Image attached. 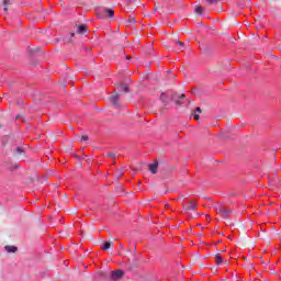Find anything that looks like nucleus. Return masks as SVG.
Masks as SVG:
<instances>
[{"mask_svg":"<svg viewBox=\"0 0 281 281\" xmlns=\"http://www.w3.org/2000/svg\"><path fill=\"white\" fill-rule=\"evenodd\" d=\"M215 212H217L222 218H229V216H232V209H227V206L222 203L215 205Z\"/></svg>","mask_w":281,"mask_h":281,"instance_id":"f257e3e1","label":"nucleus"},{"mask_svg":"<svg viewBox=\"0 0 281 281\" xmlns=\"http://www.w3.org/2000/svg\"><path fill=\"white\" fill-rule=\"evenodd\" d=\"M177 94H172L171 92H162L160 94V100L165 104V106L170 102V100H176Z\"/></svg>","mask_w":281,"mask_h":281,"instance_id":"f03ea898","label":"nucleus"},{"mask_svg":"<svg viewBox=\"0 0 281 281\" xmlns=\"http://www.w3.org/2000/svg\"><path fill=\"white\" fill-rule=\"evenodd\" d=\"M124 278V272L122 270H114L110 272V280L117 281Z\"/></svg>","mask_w":281,"mask_h":281,"instance_id":"7ed1b4c3","label":"nucleus"},{"mask_svg":"<svg viewBox=\"0 0 281 281\" xmlns=\"http://www.w3.org/2000/svg\"><path fill=\"white\" fill-rule=\"evenodd\" d=\"M109 100H110V102L113 106H115L116 109H120V106H121V104H120V93L116 92V93L110 95Z\"/></svg>","mask_w":281,"mask_h":281,"instance_id":"20e7f679","label":"nucleus"},{"mask_svg":"<svg viewBox=\"0 0 281 281\" xmlns=\"http://www.w3.org/2000/svg\"><path fill=\"white\" fill-rule=\"evenodd\" d=\"M98 14H100V12H104L105 14H108V16H110V19H112V16H114L115 11H113V9H108L104 7H100L97 9Z\"/></svg>","mask_w":281,"mask_h":281,"instance_id":"39448f33","label":"nucleus"},{"mask_svg":"<svg viewBox=\"0 0 281 281\" xmlns=\"http://www.w3.org/2000/svg\"><path fill=\"white\" fill-rule=\"evenodd\" d=\"M159 168V162L156 160L149 165V171L151 175H157V169Z\"/></svg>","mask_w":281,"mask_h":281,"instance_id":"423d86ee","label":"nucleus"},{"mask_svg":"<svg viewBox=\"0 0 281 281\" xmlns=\"http://www.w3.org/2000/svg\"><path fill=\"white\" fill-rule=\"evenodd\" d=\"M4 250L8 252V254H16L19 251V248L16 246H4Z\"/></svg>","mask_w":281,"mask_h":281,"instance_id":"0eeeda50","label":"nucleus"},{"mask_svg":"<svg viewBox=\"0 0 281 281\" xmlns=\"http://www.w3.org/2000/svg\"><path fill=\"white\" fill-rule=\"evenodd\" d=\"M186 210H187V212H194V210H196V202H194V201L188 202Z\"/></svg>","mask_w":281,"mask_h":281,"instance_id":"6e6552de","label":"nucleus"},{"mask_svg":"<svg viewBox=\"0 0 281 281\" xmlns=\"http://www.w3.org/2000/svg\"><path fill=\"white\" fill-rule=\"evenodd\" d=\"M176 45H177V52H183L186 44L183 42H177L176 41Z\"/></svg>","mask_w":281,"mask_h":281,"instance_id":"1a4fd4ad","label":"nucleus"},{"mask_svg":"<svg viewBox=\"0 0 281 281\" xmlns=\"http://www.w3.org/2000/svg\"><path fill=\"white\" fill-rule=\"evenodd\" d=\"M77 32L78 34H85V32H87V25L85 24L79 25Z\"/></svg>","mask_w":281,"mask_h":281,"instance_id":"9d476101","label":"nucleus"},{"mask_svg":"<svg viewBox=\"0 0 281 281\" xmlns=\"http://www.w3.org/2000/svg\"><path fill=\"white\" fill-rule=\"evenodd\" d=\"M199 113H201V108H196L193 113V117L195 121H199L201 119V116H199Z\"/></svg>","mask_w":281,"mask_h":281,"instance_id":"9b49d317","label":"nucleus"},{"mask_svg":"<svg viewBox=\"0 0 281 281\" xmlns=\"http://www.w3.org/2000/svg\"><path fill=\"white\" fill-rule=\"evenodd\" d=\"M111 245L112 243L111 241H105L101 247L104 251L111 249Z\"/></svg>","mask_w":281,"mask_h":281,"instance_id":"f8f14e48","label":"nucleus"},{"mask_svg":"<svg viewBox=\"0 0 281 281\" xmlns=\"http://www.w3.org/2000/svg\"><path fill=\"white\" fill-rule=\"evenodd\" d=\"M215 262H216V265H223V257H221V255H216Z\"/></svg>","mask_w":281,"mask_h":281,"instance_id":"ddd939ff","label":"nucleus"},{"mask_svg":"<svg viewBox=\"0 0 281 281\" xmlns=\"http://www.w3.org/2000/svg\"><path fill=\"white\" fill-rule=\"evenodd\" d=\"M120 89H122V91H124V93H128V86L121 83Z\"/></svg>","mask_w":281,"mask_h":281,"instance_id":"4468645a","label":"nucleus"},{"mask_svg":"<svg viewBox=\"0 0 281 281\" xmlns=\"http://www.w3.org/2000/svg\"><path fill=\"white\" fill-rule=\"evenodd\" d=\"M106 155H108V157H110V159H116V157H117V154H115L113 151H110Z\"/></svg>","mask_w":281,"mask_h":281,"instance_id":"2eb2a0df","label":"nucleus"},{"mask_svg":"<svg viewBox=\"0 0 281 281\" xmlns=\"http://www.w3.org/2000/svg\"><path fill=\"white\" fill-rule=\"evenodd\" d=\"M15 153L18 155H23V153H25V150L22 147H16Z\"/></svg>","mask_w":281,"mask_h":281,"instance_id":"dca6fc26","label":"nucleus"},{"mask_svg":"<svg viewBox=\"0 0 281 281\" xmlns=\"http://www.w3.org/2000/svg\"><path fill=\"white\" fill-rule=\"evenodd\" d=\"M3 5H4V12H8V5H10V0H4Z\"/></svg>","mask_w":281,"mask_h":281,"instance_id":"f3484780","label":"nucleus"},{"mask_svg":"<svg viewBox=\"0 0 281 281\" xmlns=\"http://www.w3.org/2000/svg\"><path fill=\"white\" fill-rule=\"evenodd\" d=\"M195 12H196L198 14H203V7H198V8H195Z\"/></svg>","mask_w":281,"mask_h":281,"instance_id":"a211bd4d","label":"nucleus"},{"mask_svg":"<svg viewBox=\"0 0 281 281\" xmlns=\"http://www.w3.org/2000/svg\"><path fill=\"white\" fill-rule=\"evenodd\" d=\"M207 3H210V5H214L216 3H218V0H206Z\"/></svg>","mask_w":281,"mask_h":281,"instance_id":"6ab92c4d","label":"nucleus"},{"mask_svg":"<svg viewBox=\"0 0 281 281\" xmlns=\"http://www.w3.org/2000/svg\"><path fill=\"white\" fill-rule=\"evenodd\" d=\"M183 98H186V94H181V95H180V100L176 101L177 104H181V100H183Z\"/></svg>","mask_w":281,"mask_h":281,"instance_id":"aec40b11","label":"nucleus"},{"mask_svg":"<svg viewBox=\"0 0 281 281\" xmlns=\"http://www.w3.org/2000/svg\"><path fill=\"white\" fill-rule=\"evenodd\" d=\"M87 140H89V136L83 135V136L81 137V142H87Z\"/></svg>","mask_w":281,"mask_h":281,"instance_id":"412c9836","label":"nucleus"},{"mask_svg":"<svg viewBox=\"0 0 281 281\" xmlns=\"http://www.w3.org/2000/svg\"><path fill=\"white\" fill-rule=\"evenodd\" d=\"M130 22H131V23H135V18H132V19L130 20Z\"/></svg>","mask_w":281,"mask_h":281,"instance_id":"4be33fe9","label":"nucleus"},{"mask_svg":"<svg viewBox=\"0 0 281 281\" xmlns=\"http://www.w3.org/2000/svg\"><path fill=\"white\" fill-rule=\"evenodd\" d=\"M74 36H76L75 33H70V38H74Z\"/></svg>","mask_w":281,"mask_h":281,"instance_id":"5701e85b","label":"nucleus"},{"mask_svg":"<svg viewBox=\"0 0 281 281\" xmlns=\"http://www.w3.org/2000/svg\"><path fill=\"white\" fill-rule=\"evenodd\" d=\"M65 43H71V40H64Z\"/></svg>","mask_w":281,"mask_h":281,"instance_id":"b1692460","label":"nucleus"},{"mask_svg":"<svg viewBox=\"0 0 281 281\" xmlns=\"http://www.w3.org/2000/svg\"><path fill=\"white\" fill-rule=\"evenodd\" d=\"M101 278H104V279H106V277H105V274H104V273H101Z\"/></svg>","mask_w":281,"mask_h":281,"instance_id":"393cba45","label":"nucleus"},{"mask_svg":"<svg viewBox=\"0 0 281 281\" xmlns=\"http://www.w3.org/2000/svg\"><path fill=\"white\" fill-rule=\"evenodd\" d=\"M126 59H127V60H131V56H126Z\"/></svg>","mask_w":281,"mask_h":281,"instance_id":"a878e982","label":"nucleus"},{"mask_svg":"<svg viewBox=\"0 0 281 281\" xmlns=\"http://www.w3.org/2000/svg\"><path fill=\"white\" fill-rule=\"evenodd\" d=\"M19 117H20V116L18 115V116H16V120H19Z\"/></svg>","mask_w":281,"mask_h":281,"instance_id":"bb28decb","label":"nucleus"}]
</instances>
